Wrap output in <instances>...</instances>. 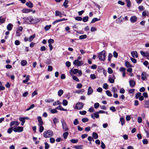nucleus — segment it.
I'll use <instances>...</instances> for the list:
<instances>
[{"instance_id":"1","label":"nucleus","mask_w":149,"mask_h":149,"mask_svg":"<svg viewBox=\"0 0 149 149\" xmlns=\"http://www.w3.org/2000/svg\"><path fill=\"white\" fill-rule=\"evenodd\" d=\"M22 19L24 20V23L27 24L37 23L39 22L40 21L38 19H34L32 16H31L27 17H23Z\"/></svg>"},{"instance_id":"2","label":"nucleus","mask_w":149,"mask_h":149,"mask_svg":"<svg viewBox=\"0 0 149 149\" xmlns=\"http://www.w3.org/2000/svg\"><path fill=\"white\" fill-rule=\"evenodd\" d=\"M106 52L104 50L99 53L98 56L99 60L101 61H104L106 58Z\"/></svg>"},{"instance_id":"3","label":"nucleus","mask_w":149,"mask_h":149,"mask_svg":"<svg viewBox=\"0 0 149 149\" xmlns=\"http://www.w3.org/2000/svg\"><path fill=\"white\" fill-rule=\"evenodd\" d=\"M53 135V132L50 130H49L45 131L43 133V136L45 138L51 137Z\"/></svg>"},{"instance_id":"4","label":"nucleus","mask_w":149,"mask_h":149,"mask_svg":"<svg viewBox=\"0 0 149 149\" xmlns=\"http://www.w3.org/2000/svg\"><path fill=\"white\" fill-rule=\"evenodd\" d=\"M73 64L75 65H77V66H81L83 65L84 63L82 61H80L78 60H75L74 61Z\"/></svg>"},{"instance_id":"5","label":"nucleus","mask_w":149,"mask_h":149,"mask_svg":"<svg viewBox=\"0 0 149 149\" xmlns=\"http://www.w3.org/2000/svg\"><path fill=\"white\" fill-rule=\"evenodd\" d=\"M62 124L63 129L64 131H67L68 130V126L66 123L64 121V120H63L61 121Z\"/></svg>"},{"instance_id":"6","label":"nucleus","mask_w":149,"mask_h":149,"mask_svg":"<svg viewBox=\"0 0 149 149\" xmlns=\"http://www.w3.org/2000/svg\"><path fill=\"white\" fill-rule=\"evenodd\" d=\"M84 104L82 102H78L76 104L75 108L77 110H80L82 109Z\"/></svg>"},{"instance_id":"7","label":"nucleus","mask_w":149,"mask_h":149,"mask_svg":"<svg viewBox=\"0 0 149 149\" xmlns=\"http://www.w3.org/2000/svg\"><path fill=\"white\" fill-rule=\"evenodd\" d=\"M13 130L15 132H21L23 131V127H15Z\"/></svg>"},{"instance_id":"8","label":"nucleus","mask_w":149,"mask_h":149,"mask_svg":"<svg viewBox=\"0 0 149 149\" xmlns=\"http://www.w3.org/2000/svg\"><path fill=\"white\" fill-rule=\"evenodd\" d=\"M91 117L93 119H94L95 118H98L99 117V115L97 112L91 114Z\"/></svg>"},{"instance_id":"9","label":"nucleus","mask_w":149,"mask_h":149,"mask_svg":"<svg viewBox=\"0 0 149 149\" xmlns=\"http://www.w3.org/2000/svg\"><path fill=\"white\" fill-rule=\"evenodd\" d=\"M130 86L132 87H133L136 84L135 82L132 80H130L129 81Z\"/></svg>"},{"instance_id":"10","label":"nucleus","mask_w":149,"mask_h":149,"mask_svg":"<svg viewBox=\"0 0 149 149\" xmlns=\"http://www.w3.org/2000/svg\"><path fill=\"white\" fill-rule=\"evenodd\" d=\"M39 122L38 125H42L43 124V122L42 120V118L40 116H38L37 118Z\"/></svg>"},{"instance_id":"11","label":"nucleus","mask_w":149,"mask_h":149,"mask_svg":"<svg viewBox=\"0 0 149 149\" xmlns=\"http://www.w3.org/2000/svg\"><path fill=\"white\" fill-rule=\"evenodd\" d=\"M19 124V123H18L17 121L12 122L10 125V127H11L14 125H15L16 126H18Z\"/></svg>"},{"instance_id":"12","label":"nucleus","mask_w":149,"mask_h":149,"mask_svg":"<svg viewBox=\"0 0 149 149\" xmlns=\"http://www.w3.org/2000/svg\"><path fill=\"white\" fill-rule=\"evenodd\" d=\"M93 92V90L92 88L89 86L88 89L87 94L88 95H90Z\"/></svg>"},{"instance_id":"13","label":"nucleus","mask_w":149,"mask_h":149,"mask_svg":"<svg viewBox=\"0 0 149 149\" xmlns=\"http://www.w3.org/2000/svg\"><path fill=\"white\" fill-rule=\"evenodd\" d=\"M131 54L132 56L133 57L137 58L138 57V54L137 52L136 51H132L131 52Z\"/></svg>"},{"instance_id":"14","label":"nucleus","mask_w":149,"mask_h":149,"mask_svg":"<svg viewBox=\"0 0 149 149\" xmlns=\"http://www.w3.org/2000/svg\"><path fill=\"white\" fill-rule=\"evenodd\" d=\"M70 72H71L70 74L71 75H72L73 74H76L78 72V70L77 69H74L73 70H71Z\"/></svg>"},{"instance_id":"15","label":"nucleus","mask_w":149,"mask_h":149,"mask_svg":"<svg viewBox=\"0 0 149 149\" xmlns=\"http://www.w3.org/2000/svg\"><path fill=\"white\" fill-rule=\"evenodd\" d=\"M13 26V25L12 24L10 23L8 24L7 26V29L8 31H10Z\"/></svg>"},{"instance_id":"16","label":"nucleus","mask_w":149,"mask_h":149,"mask_svg":"<svg viewBox=\"0 0 149 149\" xmlns=\"http://www.w3.org/2000/svg\"><path fill=\"white\" fill-rule=\"evenodd\" d=\"M137 20V17L135 16H132L130 18V21L132 23L135 22Z\"/></svg>"},{"instance_id":"17","label":"nucleus","mask_w":149,"mask_h":149,"mask_svg":"<svg viewBox=\"0 0 149 149\" xmlns=\"http://www.w3.org/2000/svg\"><path fill=\"white\" fill-rule=\"evenodd\" d=\"M144 107L145 108H149V99L145 102L144 104Z\"/></svg>"},{"instance_id":"18","label":"nucleus","mask_w":149,"mask_h":149,"mask_svg":"<svg viewBox=\"0 0 149 149\" xmlns=\"http://www.w3.org/2000/svg\"><path fill=\"white\" fill-rule=\"evenodd\" d=\"M26 5L30 8H31L33 6V4L30 1L27 2L26 3Z\"/></svg>"},{"instance_id":"19","label":"nucleus","mask_w":149,"mask_h":149,"mask_svg":"<svg viewBox=\"0 0 149 149\" xmlns=\"http://www.w3.org/2000/svg\"><path fill=\"white\" fill-rule=\"evenodd\" d=\"M32 10L30 9H28L26 8H24L22 10V12L25 13H28L31 11Z\"/></svg>"},{"instance_id":"20","label":"nucleus","mask_w":149,"mask_h":149,"mask_svg":"<svg viewBox=\"0 0 149 149\" xmlns=\"http://www.w3.org/2000/svg\"><path fill=\"white\" fill-rule=\"evenodd\" d=\"M146 73L145 72H143L141 74V78L143 80H144L146 78Z\"/></svg>"},{"instance_id":"21","label":"nucleus","mask_w":149,"mask_h":149,"mask_svg":"<svg viewBox=\"0 0 149 149\" xmlns=\"http://www.w3.org/2000/svg\"><path fill=\"white\" fill-rule=\"evenodd\" d=\"M124 19V18L120 16L117 19V21L118 23H120L122 22L123 19Z\"/></svg>"},{"instance_id":"22","label":"nucleus","mask_w":149,"mask_h":149,"mask_svg":"<svg viewBox=\"0 0 149 149\" xmlns=\"http://www.w3.org/2000/svg\"><path fill=\"white\" fill-rule=\"evenodd\" d=\"M56 109L58 110H59L61 111H67V110L66 109H65L63 108L61 106L59 105L57 107Z\"/></svg>"},{"instance_id":"23","label":"nucleus","mask_w":149,"mask_h":149,"mask_svg":"<svg viewBox=\"0 0 149 149\" xmlns=\"http://www.w3.org/2000/svg\"><path fill=\"white\" fill-rule=\"evenodd\" d=\"M69 134V133L68 132H64L63 134V137L64 139H66L67 136H68Z\"/></svg>"},{"instance_id":"24","label":"nucleus","mask_w":149,"mask_h":149,"mask_svg":"<svg viewBox=\"0 0 149 149\" xmlns=\"http://www.w3.org/2000/svg\"><path fill=\"white\" fill-rule=\"evenodd\" d=\"M100 20V18H93L92 20L91 23H93L95 22L99 21Z\"/></svg>"},{"instance_id":"25","label":"nucleus","mask_w":149,"mask_h":149,"mask_svg":"<svg viewBox=\"0 0 149 149\" xmlns=\"http://www.w3.org/2000/svg\"><path fill=\"white\" fill-rule=\"evenodd\" d=\"M29 77L30 76L29 75H28L26 76V78L25 80H24L23 81V82L24 83H26L29 80Z\"/></svg>"},{"instance_id":"26","label":"nucleus","mask_w":149,"mask_h":149,"mask_svg":"<svg viewBox=\"0 0 149 149\" xmlns=\"http://www.w3.org/2000/svg\"><path fill=\"white\" fill-rule=\"evenodd\" d=\"M63 93V91L62 90H59L58 93V96H61Z\"/></svg>"},{"instance_id":"27","label":"nucleus","mask_w":149,"mask_h":149,"mask_svg":"<svg viewBox=\"0 0 149 149\" xmlns=\"http://www.w3.org/2000/svg\"><path fill=\"white\" fill-rule=\"evenodd\" d=\"M87 36L86 35H81L79 37V39L81 40H83L86 38Z\"/></svg>"},{"instance_id":"28","label":"nucleus","mask_w":149,"mask_h":149,"mask_svg":"<svg viewBox=\"0 0 149 149\" xmlns=\"http://www.w3.org/2000/svg\"><path fill=\"white\" fill-rule=\"evenodd\" d=\"M68 3V0H65L63 4V6L65 7V8H67L68 7V6L67 5Z\"/></svg>"},{"instance_id":"29","label":"nucleus","mask_w":149,"mask_h":149,"mask_svg":"<svg viewBox=\"0 0 149 149\" xmlns=\"http://www.w3.org/2000/svg\"><path fill=\"white\" fill-rule=\"evenodd\" d=\"M35 34H34L33 35L31 36L29 38V41L30 42H31L32 40L35 38Z\"/></svg>"},{"instance_id":"30","label":"nucleus","mask_w":149,"mask_h":149,"mask_svg":"<svg viewBox=\"0 0 149 149\" xmlns=\"http://www.w3.org/2000/svg\"><path fill=\"white\" fill-rule=\"evenodd\" d=\"M27 62L26 60H22L21 62L22 66H24L27 64Z\"/></svg>"},{"instance_id":"31","label":"nucleus","mask_w":149,"mask_h":149,"mask_svg":"<svg viewBox=\"0 0 149 149\" xmlns=\"http://www.w3.org/2000/svg\"><path fill=\"white\" fill-rule=\"evenodd\" d=\"M125 66L127 68L131 67H132L131 65L130 64V63L127 61H126L125 62Z\"/></svg>"},{"instance_id":"32","label":"nucleus","mask_w":149,"mask_h":149,"mask_svg":"<svg viewBox=\"0 0 149 149\" xmlns=\"http://www.w3.org/2000/svg\"><path fill=\"white\" fill-rule=\"evenodd\" d=\"M1 16L0 17V23L2 24L5 23V18H2Z\"/></svg>"},{"instance_id":"33","label":"nucleus","mask_w":149,"mask_h":149,"mask_svg":"<svg viewBox=\"0 0 149 149\" xmlns=\"http://www.w3.org/2000/svg\"><path fill=\"white\" fill-rule=\"evenodd\" d=\"M88 16L84 17L82 19L83 22H87L88 20Z\"/></svg>"},{"instance_id":"34","label":"nucleus","mask_w":149,"mask_h":149,"mask_svg":"<svg viewBox=\"0 0 149 149\" xmlns=\"http://www.w3.org/2000/svg\"><path fill=\"white\" fill-rule=\"evenodd\" d=\"M93 136L95 139H97L98 138V135L95 132H93Z\"/></svg>"},{"instance_id":"35","label":"nucleus","mask_w":149,"mask_h":149,"mask_svg":"<svg viewBox=\"0 0 149 149\" xmlns=\"http://www.w3.org/2000/svg\"><path fill=\"white\" fill-rule=\"evenodd\" d=\"M78 140L77 139H73L70 140V141L72 143H76L78 142Z\"/></svg>"},{"instance_id":"36","label":"nucleus","mask_w":149,"mask_h":149,"mask_svg":"<svg viewBox=\"0 0 149 149\" xmlns=\"http://www.w3.org/2000/svg\"><path fill=\"white\" fill-rule=\"evenodd\" d=\"M62 15V13L61 12L58 11V10H56L55 11V15L56 16H59L60 15Z\"/></svg>"},{"instance_id":"37","label":"nucleus","mask_w":149,"mask_h":149,"mask_svg":"<svg viewBox=\"0 0 149 149\" xmlns=\"http://www.w3.org/2000/svg\"><path fill=\"white\" fill-rule=\"evenodd\" d=\"M126 1L127 3V6L128 8L130 7L131 6V3L130 1L129 0H126Z\"/></svg>"},{"instance_id":"38","label":"nucleus","mask_w":149,"mask_h":149,"mask_svg":"<svg viewBox=\"0 0 149 149\" xmlns=\"http://www.w3.org/2000/svg\"><path fill=\"white\" fill-rule=\"evenodd\" d=\"M39 126V132L41 133L44 130V128L42 125H40Z\"/></svg>"},{"instance_id":"39","label":"nucleus","mask_w":149,"mask_h":149,"mask_svg":"<svg viewBox=\"0 0 149 149\" xmlns=\"http://www.w3.org/2000/svg\"><path fill=\"white\" fill-rule=\"evenodd\" d=\"M51 26V25H47L45 27L44 29L46 31H48L50 28Z\"/></svg>"},{"instance_id":"40","label":"nucleus","mask_w":149,"mask_h":149,"mask_svg":"<svg viewBox=\"0 0 149 149\" xmlns=\"http://www.w3.org/2000/svg\"><path fill=\"white\" fill-rule=\"evenodd\" d=\"M84 92V89H82L80 90H78L76 91V93H83Z\"/></svg>"},{"instance_id":"41","label":"nucleus","mask_w":149,"mask_h":149,"mask_svg":"<svg viewBox=\"0 0 149 149\" xmlns=\"http://www.w3.org/2000/svg\"><path fill=\"white\" fill-rule=\"evenodd\" d=\"M62 104L64 106H66L67 105L68 102L66 100H64L63 101Z\"/></svg>"},{"instance_id":"42","label":"nucleus","mask_w":149,"mask_h":149,"mask_svg":"<svg viewBox=\"0 0 149 149\" xmlns=\"http://www.w3.org/2000/svg\"><path fill=\"white\" fill-rule=\"evenodd\" d=\"M141 96V93L140 92L137 93L135 97L136 99H137Z\"/></svg>"},{"instance_id":"43","label":"nucleus","mask_w":149,"mask_h":149,"mask_svg":"<svg viewBox=\"0 0 149 149\" xmlns=\"http://www.w3.org/2000/svg\"><path fill=\"white\" fill-rule=\"evenodd\" d=\"M72 79L76 81L79 82V80L78 78L76 76H74L72 77Z\"/></svg>"},{"instance_id":"44","label":"nucleus","mask_w":149,"mask_h":149,"mask_svg":"<svg viewBox=\"0 0 149 149\" xmlns=\"http://www.w3.org/2000/svg\"><path fill=\"white\" fill-rule=\"evenodd\" d=\"M59 122L58 120L56 118H54L53 119V123L54 124L58 123Z\"/></svg>"},{"instance_id":"45","label":"nucleus","mask_w":149,"mask_h":149,"mask_svg":"<svg viewBox=\"0 0 149 149\" xmlns=\"http://www.w3.org/2000/svg\"><path fill=\"white\" fill-rule=\"evenodd\" d=\"M82 18L81 17H76L75 18V19L78 21H81L82 20Z\"/></svg>"},{"instance_id":"46","label":"nucleus","mask_w":149,"mask_h":149,"mask_svg":"<svg viewBox=\"0 0 149 149\" xmlns=\"http://www.w3.org/2000/svg\"><path fill=\"white\" fill-rule=\"evenodd\" d=\"M106 93L107 95L109 97H111L112 95L111 93L109 91H106Z\"/></svg>"},{"instance_id":"47","label":"nucleus","mask_w":149,"mask_h":149,"mask_svg":"<svg viewBox=\"0 0 149 149\" xmlns=\"http://www.w3.org/2000/svg\"><path fill=\"white\" fill-rule=\"evenodd\" d=\"M74 125H77L79 124V121L77 119H75L73 122Z\"/></svg>"},{"instance_id":"48","label":"nucleus","mask_w":149,"mask_h":149,"mask_svg":"<svg viewBox=\"0 0 149 149\" xmlns=\"http://www.w3.org/2000/svg\"><path fill=\"white\" fill-rule=\"evenodd\" d=\"M90 78L91 79H94L96 78V76L95 74H92L90 75Z\"/></svg>"},{"instance_id":"49","label":"nucleus","mask_w":149,"mask_h":149,"mask_svg":"<svg viewBox=\"0 0 149 149\" xmlns=\"http://www.w3.org/2000/svg\"><path fill=\"white\" fill-rule=\"evenodd\" d=\"M54 41V40L53 39H50L48 40V42L49 43V44H51L53 43Z\"/></svg>"},{"instance_id":"50","label":"nucleus","mask_w":149,"mask_h":149,"mask_svg":"<svg viewBox=\"0 0 149 149\" xmlns=\"http://www.w3.org/2000/svg\"><path fill=\"white\" fill-rule=\"evenodd\" d=\"M13 127H11L9 128L7 132L9 134L11 133L13 131Z\"/></svg>"},{"instance_id":"51","label":"nucleus","mask_w":149,"mask_h":149,"mask_svg":"<svg viewBox=\"0 0 149 149\" xmlns=\"http://www.w3.org/2000/svg\"><path fill=\"white\" fill-rule=\"evenodd\" d=\"M45 149H48L49 147V145L47 143L45 142Z\"/></svg>"},{"instance_id":"52","label":"nucleus","mask_w":149,"mask_h":149,"mask_svg":"<svg viewBox=\"0 0 149 149\" xmlns=\"http://www.w3.org/2000/svg\"><path fill=\"white\" fill-rule=\"evenodd\" d=\"M101 148L102 149H104L105 148L106 146L104 143L102 141L101 142Z\"/></svg>"},{"instance_id":"53","label":"nucleus","mask_w":149,"mask_h":149,"mask_svg":"<svg viewBox=\"0 0 149 149\" xmlns=\"http://www.w3.org/2000/svg\"><path fill=\"white\" fill-rule=\"evenodd\" d=\"M54 101V100L52 99H49L45 100V102L46 103H50Z\"/></svg>"},{"instance_id":"54","label":"nucleus","mask_w":149,"mask_h":149,"mask_svg":"<svg viewBox=\"0 0 149 149\" xmlns=\"http://www.w3.org/2000/svg\"><path fill=\"white\" fill-rule=\"evenodd\" d=\"M108 72L109 74H111L113 73V71L111 68H109L108 69Z\"/></svg>"},{"instance_id":"55","label":"nucleus","mask_w":149,"mask_h":149,"mask_svg":"<svg viewBox=\"0 0 149 149\" xmlns=\"http://www.w3.org/2000/svg\"><path fill=\"white\" fill-rule=\"evenodd\" d=\"M35 107V105L34 104H32L29 108L26 109V110L27 111H29V110Z\"/></svg>"},{"instance_id":"56","label":"nucleus","mask_w":149,"mask_h":149,"mask_svg":"<svg viewBox=\"0 0 149 149\" xmlns=\"http://www.w3.org/2000/svg\"><path fill=\"white\" fill-rule=\"evenodd\" d=\"M66 65L68 67H69L70 66L71 63L69 61H67L65 63Z\"/></svg>"},{"instance_id":"57","label":"nucleus","mask_w":149,"mask_h":149,"mask_svg":"<svg viewBox=\"0 0 149 149\" xmlns=\"http://www.w3.org/2000/svg\"><path fill=\"white\" fill-rule=\"evenodd\" d=\"M103 87L105 89H107L108 88V85L106 83L104 84L103 85Z\"/></svg>"},{"instance_id":"58","label":"nucleus","mask_w":149,"mask_h":149,"mask_svg":"<svg viewBox=\"0 0 149 149\" xmlns=\"http://www.w3.org/2000/svg\"><path fill=\"white\" fill-rule=\"evenodd\" d=\"M126 70V68L123 67H121L119 69V71L120 72H125V71Z\"/></svg>"},{"instance_id":"59","label":"nucleus","mask_w":149,"mask_h":149,"mask_svg":"<svg viewBox=\"0 0 149 149\" xmlns=\"http://www.w3.org/2000/svg\"><path fill=\"white\" fill-rule=\"evenodd\" d=\"M112 57V55L111 53H109L108 55V61H111V58Z\"/></svg>"},{"instance_id":"60","label":"nucleus","mask_w":149,"mask_h":149,"mask_svg":"<svg viewBox=\"0 0 149 149\" xmlns=\"http://www.w3.org/2000/svg\"><path fill=\"white\" fill-rule=\"evenodd\" d=\"M88 119L87 118H84L82 119V121L83 123H85L88 121Z\"/></svg>"},{"instance_id":"61","label":"nucleus","mask_w":149,"mask_h":149,"mask_svg":"<svg viewBox=\"0 0 149 149\" xmlns=\"http://www.w3.org/2000/svg\"><path fill=\"white\" fill-rule=\"evenodd\" d=\"M61 104V103L58 101H57L56 102H54L53 103V105L54 106H55L56 105H59Z\"/></svg>"},{"instance_id":"62","label":"nucleus","mask_w":149,"mask_h":149,"mask_svg":"<svg viewBox=\"0 0 149 149\" xmlns=\"http://www.w3.org/2000/svg\"><path fill=\"white\" fill-rule=\"evenodd\" d=\"M57 110L55 109H52L51 110V112L52 113H56L57 112Z\"/></svg>"},{"instance_id":"63","label":"nucleus","mask_w":149,"mask_h":149,"mask_svg":"<svg viewBox=\"0 0 149 149\" xmlns=\"http://www.w3.org/2000/svg\"><path fill=\"white\" fill-rule=\"evenodd\" d=\"M97 30V29L94 27H92L91 29V32L95 31Z\"/></svg>"},{"instance_id":"64","label":"nucleus","mask_w":149,"mask_h":149,"mask_svg":"<svg viewBox=\"0 0 149 149\" xmlns=\"http://www.w3.org/2000/svg\"><path fill=\"white\" fill-rule=\"evenodd\" d=\"M109 82L111 83H113L114 82V79L112 78H109Z\"/></svg>"}]
</instances>
